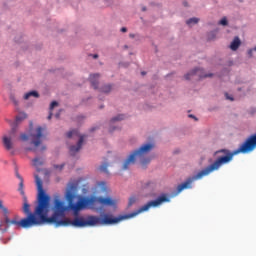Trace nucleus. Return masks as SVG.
Here are the masks:
<instances>
[{
  "label": "nucleus",
  "mask_w": 256,
  "mask_h": 256,
  "mask_svg": "<svg viewBox=\"0 0 256 256\" xmlns=\"http://www.w3.org/2000/svg\"><path fill=\"white\" fill-rule=\"evenodd\" d=\"M253 49H250V50H248V55H249V57H253Z\"/></svg>",
  "instance_id": "obj_24"
},
{
  "label": "nucleus",
  "mask_w": 256,
  "mask_h": 256,
  "mask_svg": "<svg viewBox=\"0 0 256 256\" xmlns=\"http://www.w3.org/2000/svg\"><path fill=\"white\" fill-rule=\"evenodd\" d=\"M90 83L94 89H99V74L90 75Z\"/></svg>",
  "instance_id": "obj_9"
},
{
  "label": "nucleus",
  "mask_w": 256,
  "mask_h": 256,
  "mask_svg": "<svg viewBox=\"0 0 256 256\" xmlns=\"http://www.w3.org/2000/svg\"><path fill=\"white\" fill-rule=\"evenodd\" d=\"M111 89H112L111 85H105L101 88V92L102 93H111Z\"/></svg>",
  "instance_id": "obj_17"
},
{
  "label": "nucleus",
  "mask_w": 256,
  "mask_h": 256,
  "mask_svg": "<svg viewBox=\"0 0 256 256\" xmlns=\"http://www.w3.org/2000/svg\"><path fill=\"white\" fill-rule=\"evenodd\" d=\"M122 33H127V29L125 27L121 28Z\"/></svg>",
  "instance_id": "obj_27"
},
{
  "label": "nucleus",
  "mask_w": 256,
  "mask_h": 256,
  "mask_svg": "<svg viewBox=\"0 0 256 256\" xmlns=\"http://www.w3.org/2000/svg\"><path fill=\"white\" fill-rule=\"evenodd\" d=\"M226 99H229L230 101H233V97H229L228 94H226Z\"/></svg>",
  "instance_id": "obj_28"
},
{
  "label": "nucleus",
  "mask_w": 256,
  "mask_h": 256,
  "mask_svg": "<svg viewBox=\"0 0 256 256\" xmlns=\"http://www.w3.org/2000/svg\"><path fill=\"white\" fill-rule=\"evenodd\" d=\"M10 101H12L16 107L19 105V101L17 100V97H15V94L10 95Z\"/></svg>",
  "instance_id": "obj_18"
},
{
  "label": "nucleus",
  "mask_w": 256,
  "mask_h": 256,
  "mask_svg": "<svg viewBox=\"0 0 256 256\" xmlns=\"http://www.w3.org/2000/svg\"><path fill=\"white\" fill-rule=\"evenodd\" d=\"M51 117H53V111H50L48 119H51Z\"/></svg>",
  "instance_id": "obj_29"
},
{
  "label": "nucleus",
  "mask_w": 256,
  "mask_h": 256,
  "mask_svg": "<svg viewBox=\"0 0 256 256\" xmlns=\"http://www.w3.org/2000/svg\"><path fill=\"white\" fill-rule=\"evenodd\" d=\"M187 25H197L199 23V18H190L186 21Z\"/></svg>",
  "instance_id": "obj_15"
},
{
  "label": "nucleus",
  "mask_w": 256,
  "mask_h": 256,
  "mask_svg": "<svg viewBox=\"0 0 256 256\" xmlns=\"http://www.w3.org/2000/svg\"><path fill=\"white\" fill-rule=\"evenodd\" d=\"M184 7H188L187 2H183Z\"/></svg>",
  "instance_id": "obj_31"
},
{
  "label": "nucleus",
  "mask_w": 256,
  "mask_h": 256,
  "mask_svg": "<svg viewBox=\"0 0 256 256\" xmlns=\"http://www.w3.org/2000/svg\"><path fill=\"white\" fill-rule=\"evenodd\" d=\"M253 51H256V47L253 49Z\"/></svg>",
  "instance_id": "obj_39"
},
{
  "label": "nucleus",
  "mask_w": 256,
  "mask_h": 256,
  "mask_svg": "<svg viewBox=\"0 0 256 256\" xmlns=\"http://www.w3.org/2000/svg\"><path fill=\"white\" fill-rule=\"evenodd\" d=\"M142 11H147V8H146V7H143V8H142Z\"/></svg>",
  "instance_id": "obj_33"
},
{
  "label": "nucleus",
  "mask_w": 256,
  "mask_h": 256,
  "mask_svg": "<svg viewBox=\"0 0 256 256\" xmlns=\"http://www.w3.org/2000/svg\"><path fill=\"white\" fill-rule=\"evenodd\" d=\"M100 185H105V182H101Z\"/></svg>",
  "instance_id": "obj_36"
},
{
  "label": "nucleus",
  "mask_w": 256,
  "mask_h": 256,
  "mask_svg": "<svg viewBox=\"0 0 256 256\" xmlns=\"http://www.w3.org/2000/svg\"><path fill=\"white\" fill-rule=\"evenodd\" d=\"M8 241H11V237H9V238H7V239H4V240H3V244H4V245H7V242H8Z\"/></svg>",
  "instance_id": "obj_25"
},
{
  "label": "nucleus",
  "mask_w": 256,
  "mask_h": 256,
  "mask_svg": "<svg viewBox=\"0 0 256 256\" xmlns=\"http://www.w3.org/2000/svg\"><path fill=\"white\" fill-rule=\"evenodd\" d=\"M36 187L38 191L37 205L34 212H31V205L27 201V196L23 197V213L27 215L26 218L19 220V216H15L12 220L9 219V209L3 205V200H0V211L3 213V220H0V231L7 233V228L3 229V225L9 227L15 225L16 227H22V229H29V227H35L37 225H54L55 227H97V225H115L121 221L127 219L126 215H120L113 218L109 214H104L103 218L95 215H87L86 217L78 216L74 220L65 218V211L67 206L65 203L56 196L53 201L52 211L53 215L49 217V211H51V196L45 193L43 189V181L38 175L35 176Z\"/></svg>",
  "instance_id": "obj_1"
},
{
  "label": "nucleus",
  "mask_w": 256,
  "mask_h": 256,
  "mask_svg": "<svg viewBox=\"0 0 256 256\" xmlns=\"http://www.w3.org/2000/svg\"><path fill=\"white\" fill-rule=\"evenodd\" d=\"M239 47H241V40L239 39V37L236 36L230 44V49L232 51H237Z\"/></svg>",
  "instance_id": "obj_10"
},
{
  "label": "nucleus",
  "mask_w": 256,
  "mask_h": 256,
  "mask_svg": "<svg viewBox=\"0 0 256 256\" xmlns=\"http://www.w3.org/2000/svg\"><path fill=\"white\" fill-rule=\"evenodd\" d=\"M141 75H143V76H144V75H147V72H144V71H143V72H141Z\"/></svg>",
  "instance_id": "obj_32"
},
{
  "label": "nucleus",
  "mask_w": 256,
  "mask_h": 256,
  "mask_svg": "<svg viewBox=\"0 0 256 256\" xmlns=\"http://www.w3.org/2000/svg\"><path fill=\"white\" fill-rule=\"evenodd\" d=\"M207 77H213V74H205V71L201 68H195L184 76L186 81H191V79H195L196 81L199 79H205Z\"/></svg>",
  "instance_id": "obj_7"
},
{
  "label": "nucleus",
  "mask_w": 256,
  "mask_h": 256,
  "mask_svg": "<svg viewBox=\"0 0 256 256\" xmlns=\"http://www.w3.org/2000/svg\"><path fill=\"white\" fill-rule=\"evenodd\" d=\"M59 105V103L57 101H53L50 104V111H53V109H55V107H57Z\"/></svg>",
  "instance_id": "obj_21"
},
{
  "label": "nucleus",
  "mask_w": 256,
  "mask_h": 256,
  "mask_svg": "<svg viewBox=\"0 0 256 256\" xmlns=\"http://www.w3.org/2000/svg\"><path fill=\"white\" fill-rule=\"evenodd\" d=\"M32 163H33L34 167H41V165H43V159L36 157L32 160Z\"/></svg>",
  "instance_id": "obj_13"
},
{
  "label": "nucleus",
  "mask_w": 256,
  "mask_h": 256,
  "mask_svg": "<svg viewBox=\"0 0 256 256\" xmlns=\"http://www.w3.org/2000/svg\"><path fill=\"white\" fill-rule=\"evenodd\" d=\"M256 149V133L248 136L243 143H241L238 149L234 151H230L228 149H221L215 152L216 155H220L217 159L206 168L202 169L196 175L189 177L185 182L179 184L177 187V193H181L184 189H191V185L193 181H199V179H203V177H207V175H211L214 171H219L223 165H227V163H231L233 161V157L235 155H239L242 153L243 155L247 153H253V150ZM222 154V155H221Z\"/></svg>",
  "instance_id": "obj_2"
},
{
  "label": "nucleus",
  "mask_w": 256,
  "mask_h": 256,
  "mask_svg": "<svg viewBox=\"0 0 256 256\" xmlns=\"http://www.w3.org/2000/svg\"><path fill=\"white\" fill-rule=\"evenodd\" d=\"M107 167H109V164L104 163L99 167V170L102 171V173H108Z\"/></svg>",
  "instance_id": "obj_19"
},
{
  "label": "nucleus",
  "mask_w": 256,
  "mask_h": 256,
  "mask_svg": "<svg viewBox=\"0 0 256 256\" xmlns=\"http://www.w3.org/2000/svg\"><path fill=\"white\" fill-rule=\"evenodd\" d=\"M96 128H92L91 131H95Z\"/></svg>",
  "instance_id": "obj_38"
},
{
  "label": "nucleus",
  "mask_w": 256,
  "mask_h": 256,
  "mask_svg": "<svg viewBox=\"0 0 256 256\" xmlns=\"http://www.w3.org/2000/svg\"><path fill=\"white\" fill-rule=\"evenodd\" d=\"M125 119V115L119 114L118 116L111 119V123H115V121H123Z\"/></svg>",
  "instance_id": "obj_16"
},
{
  "label": "nucleus",
  "mask_w": 256,
  "mask_h": 256,
  "mask_svg": "<svg viewBox=\"0 0 256 256\" xmlns=\"http://www.w3.org/2000/svg\"><path fill=\"white\" fill-rule=\"evenodd\" d=\"M65 167V164L62 165H54V169H59L61 171Z\"/></svg>",
  "instance_id": "obj_22"
},
{
  "label": "nucleus",
  "mask_w": 256,
  "mask_h": 256,
  "mask_svg": "<svg viewBox=\"0 0 256 256\" xmlns=\"http://www.w3.org/2000/svg\"><path fill=\"white\" fill-rule=\"evenodd\" d=\"M220 25H227V18H222L221 20H220Z\"/></svg>",
  "instance_id": "obj_23"
},
{
  "label": "nucleus",
  "mask_w": 256,
  "mask_h": 256,
  "mask_svg": "<svg viewBox=\"0 0 256 256\" xmlns=\"http://www.w3.org/2000/svg\"><path fill=\"white\" fill-rule=\"evenodd\" d=\"M19 177H21V175L17 174V178L19 179Z\"/></svg>",
  "instance_id": "obj_37"
},
{
  "label": "nucleus",
  "mask_w": 256,
  "mask_h": 256,
  "mask_svg": "<svg viewBox=\"0 0 256 256\" xmlns=\"http://www.w3.org/2000/svg\"><path fill=\"white\" fill-rule=\"evenodd\" d=\"M66 137L68 139H71V137H79V141L76 146H70V153L71 155H75V153H78V151L81 150V147H83V141H85V136L80 135L79 131L77 130H71L66 134Z\"/></svg>",
  "instance_id": "obj_6"
},
{
  "label": "nucleus",
  "mask_w": 256,
  "mask_h": 256,
  "mask_svg": "<svg viewBox=\"0 0 256 256\" xmlns=\"http://www.w3.org/2000/svg\"><path fill=\"white\" fill-rule=\"evenodd\" d=\"M19 188L18 191L20 192V194L25 197V190H23V177H19Z\"/></svg>",
  "instance_id": "obj_14"
},
{
  "label": "nucleus",
  "mask_w": 256,
  "mask_h": 256,
  "mask_svg": "<svg viewBox=\"0 0 256 256\" xmlns=\"http://www.w3.org/2000/svg\"><path fill=\"white\" fill-rule=\"evenodd\" d=\"M93 57H94V59H97L99 57V55L94 54Z\"/></svg>",
  "instance_id": "obj_30"
},
{
  "label": "nucleus",
  "mask_w": 256,
  "mask_h": 256,
  "mask_svg": "<svg viewBox=\"0 0 256 256\" xmlns=\"http://www.w3.org/2000/svg\"><path fill=\"white\" fill-rule=\"evenodd\" d=\"M137 202V198H135V196L130 197L129 202H128V206L131 207L132 205H134V203Z\"/></svg>",
  "instance_id": "obj_20"
},
{
  "label": "nucleus",
  "mask_w": 256,
  "mask_h": 256,
  "mask_svg": "<svg viewBox=\"0 0 256 256\" xmlns=\"http://www.w3.org/2000/svg\"><path fill=\"white\" fill-rule=\"evenodd\" d=\"M56 118L59 119V114H56Z\"/></svg>",
  "instance_id": "obj_35"
},
{
  "label": "nucleus",
  "mask_w": 256,
  "mask_h": 256,
  "mask_svg": "<svg viewBox=\"0 0 256 256\" xmlns=\"http://www.w3.org/2000/svg\"><path fill=\"white\" fill-rule=\"evenodd\" d=\"M155 149L154 143H146L143 144L138 149L134 150L130 155L127 157V159L124 161L122 169L123 171H127L131 165H135V161L139 159L140 163L142 165H147L151 163V158L147 157L151 151Z\"/></svg>",
  "instance_id": "obj_4"
},
{
  "label": "nucleus",
  "mask_w": 256,
  "mask_h": 256,
  "mask_svg": "<svg viewBox=\"0 0 256 256\" xmlns=\"http://www.w3.org/2000/svg\"><path fill=\"white\" fill-rule=\"evenodd\" d=\"M30 97H35L36 99L39 98V92L38 91H30L24 95V99L27 101Z\"/></svg>",
  "instance_id": "obj_12"
},
{
  "label": "nucleus",
  "mask_w": 256,
  "mask_h": 256,
  "mask_svg": "<svg viewBox=\"0 0 256 256\" xmlns=\"http://www.w3.org/2000/svg\"><path fill=\"white\" fill-rule=\"evenodd\" d=\"M13 137H15V129H12L9 135L3 136L2 143L6 151H11V149H13Z\"/></svg>",
  "instance_id": "obj_8"
},
{
  "label": "nucleus",
  "mask_w": 256,
  "mask_h": 256,
  "mask_svg": "<svg viewBox=\"0 0 256 256\" xmlns=\"http://www.w3.org/2000/svg\"><path fill=\"white\" fill-rule=\"evenodd\" d=\"M189 117H190L191 119H195V121H197V117H195V115L190 114Z\"/></svg>",
  "instance_id": "obj_26"
},
{
  "label": "nucleus",
  "mask_w": 256,
  "mask_h": 256,
  "mask_svg": "<svg viewBox=\"0 0 256 256\" xmlns=\"http://www.w3.org/2000/svg\"><path fill=\"white\" fill-rule=\"evenodd\" d=\"M130 37H132V38H133V37H135V35H134V34H130Z\"/></svg>",
  "instance_id": "obj_34"
},
{
  "label": "nucleus",
  "mask_w": 256,
  "mask_h": 256,
  "mask_svg": "<svg viewBox=\"0 0 256 256\" xmlns=\"http://www.w3.org/2000/svg\"><path fill=\"white\" fill-rule=\"evenodd\" d=\"M27 119V114L25 112H20L16 116V125H19V123H22V121H25Z\"/></svg>",
  "instance_id": "obj_11"
},
{
  "label": "nucleus",
  "mask_w": 256,
  "mask_h": 256,
  "mask_svg": "<svg viewBox=\"0 0 256 256\" xmlns=\"http://www.w3.org/2000/svg\"><path fill=\"white\" fill-rule=\"evenodd\" d=\"M75 188V184H71L66 192L68 207L74 211V213L82 211V209H90L91 211L99 213V211H103L105 207H117V200L113 199L111 196L83 197L73 193Z\"/></svg>",
  "instance_id": "obj_3"
},
{
  "label": "nucleus",
  "mask_w": 256,
  "mask_h": 256,
  "mask_svg": "<svg viewBox=\"0 0 256 256\" xmlns=\"http://www.w3.org/2000/svg\"><path fill=\"white\" fill-rule=\"evenodd\" d=\"M32 127H33V122L30 123V134L27 135L23 133L20 135V139L22 141H29L30 139V145H33V147L26 148V151H33V153H35L37 149H39V151H45L47 147H45L44 145H41L43 141V137H45V135H43V131L45 129H43V127L41 126H38L35 130H32Z\"/></svg>",
  "instance_id": "obj_5"
}]
</instances>
